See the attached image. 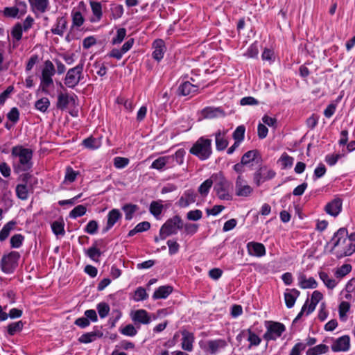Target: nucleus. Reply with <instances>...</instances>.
Segmentation results:
<instances>
[{
  "instance_id": "72a5a7b5",
  "label": "nucleus",
  "mask_w": 355,
  "mask_h": 355,
  "mask_svg": "<svg viewBox=\"0 0 355 355\" xmlns=\"http://www.w3.org/2000/svg\"><path fill=\"white\" fill-rule=\"evenodd\" d=\"M103 336V333L100 331H94L83 334L79 338L78 341L81 343H89L94 341L96 338Z\"/></svg>"
},
{
  "instance_id": "dca6fc26",
  "label": "nucleus",
  "mask_w": 355,
  "mask_h": 355,
  "mask_svg": "<svg viewBox=\"0 0 355 355\" xmlns=\"http://www.w3.org/2000/svg\"><path fill=\"white\" fill-rule=\"evenodd\" d=\"M298 286L302 289H311L318 287V282L316 280L311 277L307 278L306 275L303 272H299L297 275Z\"/></svg>"
},
{
  "instance_id": "f03ea898",
  "label": "nucleus",
  "mask_w": 355,
  "mask_h": 355,
  "mask_svg": "<svg viewBox=\"0 0 355 355\" xmlns=\"http://www.w3.org/2000/svg\"><path fill=\"white\" fill-rule=\"evenodd\" d=\"M331 252L338 259L352 255L355 252V246L351 242L347 230L340 228L334 233L331 241Z\"/></svg>"
},
{
  "instance_id": "a18cd8bd",
  "label": "nucleus",
  "mask_w": 355,
  "mask_h": 355,
  "mask_svg": "<svg viewBox=\"0 0 355 355\" xmlns=\"http://www.w3.org/2000/svg\"><path fill=\"white\" fill-rule=\"evenodd\" d=\"M24 327V323L19 320L17 322H12L7 327L8 334L10 336H14L17 333L20 332Z\"/></svg>"
},
{
  "instance_id": "4468645a",
  "label": "nucleus",
  "mask_w": 355,
  "mask_h": 355,
  "mask_svg": "<svg viewBox=\"0 0 355 355\" xmlns=\"http://www.w3.org/2000/svg\"><path fill=\"white\" fill-rule=\"evenodd\" d=\"M130 317L135 324H148L151 322V318L145 309H138L132 311Z\"/></svg>"
},
{
  "instance_id": "864d4df0",
  "label": "nucleus",
  "mask_w": 355,
  "mask_h": 355,
  "mask_svg": "<svg viewBox=\"0 0 355 355\" xmlns=\"http://www.w3.org/2000/svg\"><path fill=\"white\" fill-rule=\"evenodd\" d=\"M71 17L73 26L80 27L83 24L85 19L80 11L73 10L71 12Z\"/></svg>"
},
{
  "instance_id": "f8f14e48",
  "label": "nucleus",
  "mask_w": 355,
  "mask_h": 355,
  "mask_svg": "<svg viewBox=\"0 0 355 355\" xmlns=\"http://www.w3.org/2000/svg\"><path fill=\"white\" fill-rule=\"evenodd\" d=\"M253 192V188L248 184L243 176H237L235 181V194L239 197H248Z\"/></svg>"
},
{
  "instance_id": "423d86ee",
  "label": "nucleus",
  "mask_w": 355,
  "mask_h": 355,
  "mask_svg": "<svg viewBox=\"0 0 355 355\" xmlns=\"http://www.w3.org/2000/svg\"><path fill=\"white\" fill-rule=\"evenodd\" d=\"M183 228V221L180 216L176 215L168 219L159 230L160 239L164 240L168 236L178 234Z\"/></svg>"
},
{
  "instance_id": "c85d7f7f",
  "label": "nucleus",
  "mask_w": 355,
  "mask_h": 355,
  "mask_svg": "<svg viewBox=\"0 0 355 355\" xmlns=\"http://www.w3.org/2000/svg\"><path fill=\"white\" fill-rule=\"evenodd\" d=\"M172 158L168 157V156L159 157L153 162L150 168L158 171L164 170V167L166 166L168 168H172L170 163V160Z\"/></svg>"
},
{
  "instance_id": "0eeeda50",
  "label": "nucleus",
  "mask_w": 355,
  "mask_h": 355,
  "mask_svg": "<svg viewBox=\"0 0 355 355\" xmlns=\"http://www.w3.org/2000/svg\"><path fill=\"white\" fill-rule=\"evenodd\" d=\"M84 61H81L76 67L69 69L64 79V85L69 88H74L83 78Z\"/></svg>"
},
{
  "instance_id": "39448f33",
  "label": "nucleus",
  "mask_w": 355,
  "mask_h": 355,
  "mask_svg": "<svg viewBox=\"0 0 355 355\" xmlns=\"http://www.w3.org/2000/svg\"><path fill=\"white\" fill-rule=\"evenodd\" d=\"M56 70L53 63L49 60H45L41 71L40 88L45 94L49 93V88L53 85V77Z\"/></svg>"
},
{
  "instance_id": "412c9836",
  "label": "nucleus",
  "mask_w": 355,
  "mask_h": 355,
  "mask_svg": "<svg viewBox=\"0 0 355 355\" xmlns=\"http://www.w3.org/2000/svg\"><path fill=\"white\" fill-rule=\"evenodd\" d=\"M182 349L184 351L191 352L193 349V343L195 337L193 333L189 332L187 330L182 331Z\"/></svg>"
},
{
  "instance_id": "c9c22d12",
  "label": "nucleus",
  "mask_w": 355,
  "mask_h": 355,
  "mask_svg": "<svg viewBox=\"0 0 355 355\" xmlns=\"http://www.w3.org/2000/svg\"><path fill=\"white\" fill-rule=\"evenodd\" d=\"M90 6L94 15V19H92L91 21L93 22L100 21L103 15L101 3L98 1H91Z\"/></svg>"
},
{
  "instance_id": "a211bd4d",
  "label": "nucleus",
  "mask_w": 355,
  "mask_h": 355,
  "mask_svg": "<svg viewBox=\"0 0 355 355\" xmlns=\"http://www.w3.org/2000/svg\"><path fill=\"white\" fill-rule=\"evenodd\" d=\"M343 202L340 198H334L324 207L326 213L331 216L336 217L342 211Z\"/></svg>"
},
{
  "instance_id": "8fccbe9b",
  "label": "nucleus",
  "mask_w": 355,
  "mask_h": 355,
  "mask_svg": "<svg viewBox=\"0 0 355 355\" xmlns=\"http://www.w3.org/2000/svg\"><path fill=\"white\" fill-rule=\"evenodd\" d=\"M83 144L87 148L89 149H97L101 146V141L98 139L94 138L92 137L85 139L83 141Z\"/></svg>"
},
{
  "instance_id": "9d476101",
  "label": "nucleus",
  "mask_w": 355,
  "mask_h": 355,
  "mask_svg": "<svg viewBox=\"0 0 355 355\" xmlns=\"http://www.w3.org/2000/svg\"><path fill=\"white\" fill-rule=\"evenodd\" d=\"M266 331L263 335V338L268 341L275 340L286 330L285 326L282 323L277 322H266Z\"/></svg>"
},
{
  "instance_id": "4be33fe9",
  "label": "nucleus",
  "mask_w": 355,
  "mask_h": 355,
  "mask_svg": "<svg viewBox=\"0 0 355 355\" xmlns=\"http://www.w3.org/2000/svg\"><path fill=\"white\" fill-rule=\"evenodd\" d=\"M31 177L28 173H25L22 175V181L24 184H19L16 187V196L18 198L26 200L28 198V189L26 185L28 179Z\"/></svg>"
},
{
  "instance_id": "7ed1b4c3",
  "label": "nucleus",
  "mask_w": 355,
  "mask_h": 355,
  "mask_svg": "<svg viewBox=\"0 0 355 355\" xmlns=\"http://www.w3.org/2000/svg\"><path fill=\"white\" fill-rule=\"evenodd\" d=\"M211 143V139L201 137L193 144L189 153L200 160H207L212 154Z\"/></svg>"
},
{
  "instance_id": "f3484780",
  "label": "nucleus",
  "mask_w": 355,
  "mask_h": 355,
  "mask_svg": "<svg viewBox=\"0 0 355 355\" xmlns=\"http://www.w3.org/2000/svg\"><path fill=\"white\" fill-rule=\"evenodd\" d=\"M196 197L197 195L194 190H186L178 200L177 205L182 208L187 207L196 202Z\"/></svg>"
},
{
  "instance_id": "bf43d9fd",
  "label": "nucleus",
  "mask_w": 355,
  "mask_h": 355,
  "mask_svg": "<svg viewBox=\"0 0 355 355\" xmlns=\"http://www.w3.org/2000/svg\"><path fill=\"white\" fill-rule=\"evenodd\" d=\"M96 309L101 318L107 317L110 312V306L105 302H100L96 306Z\"/></svg>"
},
{
  "instance_id": "680f3d73",
  "label": "nucleus",
  "mask_w": 355,
  "mask_h": 355,
  "mask_svg": "<svg viewBox=\"0 0 355 355\" xmlns=\"http://www.w3.org/2000/svg\"><path fill=\"white\" fill-rule=\"evenodd\" d=\"M259 54V48L257 43L252 44L247 49L244 55L249 58H257Z\"/></svg>"
},
{
  "instance_id": "69168bd1",
  "label": "nucleus",
  "mask_w": 355,
  "mask_h": 355,
  "mask_svg": "<svg viewBox=\"0 0 355 355\" xmlns=\"http://www.w3.org/2000/svg\"><path fill=\"white\" fill-rule=\"evenodd\" d=\"M15 7L20 16L25 15L27 11V4L25 0H15Z\"/></svg>"
},
{
  "instance_id": "5701e85b",
  "label": "nucleus",
  "mask_w": 355,
  "mask_h": 355,
  "mask_svg": "<svg viewBox=\"0 0 355 355\" xmlns=\"http://www.w3.org/2000/svg\"><path fill=\"white\" fill-rule=\"evenodd\" d=\"M121 217L122 214L119 209H112L110 210L107 216V220L106 226L103 229V232H106L110 230L116 224V223L121 218Z\"/></svg>"
},
{
  "instance_id": "c03bdc74",
  "label": "nucleus",
  "mask_w": 355,
  "mask_h": 355,
  "mask_svg": "<svg viewBox=\"0 0 355 355\" xmlns=\"http://www.w3.org/2000/svg\"><path fill=\"white\" fill-rule=\"evenodd\" d=\"M50 106V101L46 97H42L35 103V107L41 112H46Z\"/></svg>"
},
{
  "instance_id": "cd10ccee",
  "label": "nucleus",
  "mask_w": 355,
  "mask_h": 355,
  "mask_svg": "<svg viewBox=\"0 0 355 355\" xmlns=\"http://www.w3.org/2000/svg\"><path fill=\"white\" fill-rule=\"evenodd\" d=\"M202 114L205 118L214 119L218 116H224V111L220 107H207L202 110Z\"/></svg>"
},
{
  "instance_id": "774afa93",
  "label": "nucleus",
  "mask_w": 355,
  "mask_h": 355,
  "mask_svg": "<svg viewBox=\"0 0 355 355\" xmlns=\"http://www.w3.org/2000/svg\"><path fill=\"white\" fill-rule=\"evenodd\" d=\"M306 349V345L304 342H298L292 347L289 355H301V352Z\"/></svg>"
},
{
  "instance_id": "49530a36",
  "label": "nucleus",
  "mask_w": 355,
  "mask_h": 355,
  "mask_svg": "<svg viewBox=\"0 0 355 355\" xmlns=\"http://www.w3.org/2000/svg\"><path fill=\"white\" fill-rule=\"evenodd\" d=\"M64 223L62 220H55L51 224V230L57 236H64Z\"/></svg>"
},
{
  "instance_id": "de8ad7c7",
  "label": "nucleus",
  "mask_w": 355,
  "mask_h": 355,
  "mask_svg": "<svg viewBox=\"0 0 355 355\" xmlns=\"http://www.w3.org/2000/svg\"><path fill=\"white\" fill-rule=\"evenodd\" d=\"M352 266L349 263L343 264L340 267L336 268L334 275L336 278L341 279L346 276L352 271Z\"/></svg>"
},
{
  "instance_id": "4c0bfd02",
  "label": "nucleus",
  "mask_w": 355,
  "mask_h": 355,
  "mask_svg": "<svg viewBox=\"0 0 355 355\" xmlns=\"http://www.w3.org/2000/svg\"><path fill=\"white\" fill-rule=\"evenodd\" d=\"M294 162V158L288 155L286 153H283L277 161L281 165V168L284 170L292 167Z\"/></svg>"
},
{
  "instance_id": "20e7f679",
  "label": "nucleus",
  "mask_w": 355,
  "mask_h": 355,
  "mask_svg": "<svg viewBox=\"0 0 355 355\" xmlns=\"http://www.w3.org/2000/svg\"><path fill=\"white\" fill-rule=\"evenodd\" d=\"M214 190L219 199L231 200L232 197L230 192L231 183L225 178L222 173L213 174Z\"/></svg>"
},
{
  "instance_id": "7c9ffc66",
  "label": "nucleus",
  "mask_w": 355,
  "mask_h": 355,
  "mask_svg": "<svg viewBox=\"0 0 355 355\" xmlns=\"http://www.w3.org/2000/svg\"><path fill=\"white\" fill-rule=\"evenodd\" d=\"M320 279L322 281L323 284L325 285V286L330 289L333 290L338 284V282L330 277L329 274L324 271H320L318 272Z\"/></svg>"
},
{
  "instance_id": "e433bc0d",
  "label": "nucleus",
  "mask_w": 355,
  "mask_h": 355,
  "mask_svg": "<svg viewBox=\"0 0 355 355\" xmlns=\"http://www.w3.org/2000/svg\"><path fill=\"white\" fill-rule=\"evenodd\" d=\"M329 350L327 345L319 344L314 347L309 348L306 352V355H321L327 354Z\"/></svg>"
},
{
  "instance_id": "aec40b11",
  "label": "nucleus",
  "mask_w": 355,
  "mask_h": 355,
  "mask_svg": "<svg viewBox=\"0 0 355 355\" xmlns=\"http://www.w3.org/2000/svg\"><path fill=\"white\" fill-rule=\"evenodd\" d=\"M153 48L154 49L153 58L158 62L160 61L166 50L164 41L162 39L155 40L153 43Z\"/></svg>"
},
{
  "instance_id": "473e14b6",
  "label": "nucleus",
  "mask_w": 355,
  "mask_h": 355,
  "mask_svg": "<svg viewBox=\"0 0 355 355\" xmlns=\"http://www.w3.org/2000/svg\"><path fill=\"white\" fill-rule=\"evenodd\" d=\"M67 21L65 17H58L56 21L55 27L51 29V32L60 36H62L64 31L67 28Z\"/></svg>"
},
{
  "instance_id": "6e6d98bb",
  "label": "nucleus",
  "mask_w": 355,
  "mask_h": 355,
  "mask_svg": "<svg viewBox=\"0 0 355 355\" xmlns=\"http://www.w3.org/2000/svg\"><path fill=\"white\" fill-rule=\"evenodd\" d=\"M257 155L258 151L257 150H249L242 156L241 162L247 165L250 164L251 162L254 161Z\"/></svg>"
},
{
  "instance_id": "2f4dec72",
  "label": "nucleus",
  "mask_w": 355,
  "mask_h": 355,
  "mask_svg": "<svg viewBox=\"0 0 355 355\" xmlns=\"http://www.w3.org/2000/svg\"><path fill=\"white\" fill-rule=\"evenodd\" d=\"M173 291V288L171 286H162L155 290L153 295L154 300L157 299H165Z\"/></svg>"
},
{
  "instance_id": "f257e3e1",
  "label": "nucleus",
  "mask_w": 355,
  "mask_h": 355,
  "mask_svg": "<svg viewBox=\"0 0 355 355\" xmlns=\"http://www.w3.org/2000/svg\"><path fill=\"white\" fill-rule=\"evenodd\" d=\"M33 152L21 145L15 146L11 149L12 166L15 173L27 172L33 165Z\"/></svg>"
},
{
  "instance_id": "37998d69",
  "label": "nucleus",
  "mask_w": 355,
  "mask_h": 355,
  "mask_svg": "<svg viewBox=\"0 0 355 355\" xmlns=\"http://www.w3.org/2000/svg\"><path fill=\"white\" fill-rule=\"evenodd\" d=\"M98 241H96L92 247L88 248L85 253L93 261H98V258L101 255V252L99 249L97 248Z\"/></svg>"
},
{
  "instance_id": "bb28decb",
  "label": "nucleus",
  "mask_w": 355,
  "mask_h": 355,
  "mask_svg": "<svg viewBox=\"0 0 355 355\" xmlns=\"http://www.w3.org/2000/svg\"><path fill=\"white\" fill-rule=\"evenodd\" d=\"M31 10L33 12L44 13L46 11L49 2V0H28Z\"/></svg>"
},
{
  "instance_id": "338daca9",
  "label": "nucleus",
  "mask_w": 355,
  "mask_h": 355,
  "mask_svg": "<svg viewBox=\"0 0 355 355\" xmlns=\"http://www.w3.org/2000/svg\"><path fill=\"white\" fill-rule=\"evenodd\" d=\"M166 243L168 247V253L170 255L175 254L179 252L180 245L175 240H168Z\"/></svg>"
},
{
  "instance_id": "a878e982",
  "label": "nucleus",
  "mask_w": 355,
  "mask_h": 355,
  "mask_svg": "<svg viewBox=\"0 0 355 355\" xmlns=\"http://www.w3.org/2000/svg\"><path fill=\"white\" fill-rule=\"evenodd\" d=\"M226 130H218L215 133L216 148L218 151L225 150L228 146V141L226 139Z\"/></svg>"
},
{
  "instance_id": "052dcab7",
  "label": "nucleus",
  "mask_w": 355,
  "mask_h": 355,
  "mask_svg": "<svg viewBox=\"0 0 355 355\" xmlns=\"http://www.w3.org/2000/svg\"><path fill=\"white\" fill-rule=\"evenodd\" d=\"M148 297L146 291L143 287H139L136 289L134 294V300L136 302L143 301Z\"/></svg>"
},
{
  "instance_id": "e2e57ef3",
  "label": "nucleus",
  "mask_w": 355,
  "mask_h": 355,
  "mask_svg": "<svg viewBox=\"0 0 355 355\" xmlns=\"http://www.w3.org/2000/svg\"><path fill=\"white\" fill-rule=\"evenodd\" d=\"M126 35V30L124 28H120L116 31V35L112 40V44H119L122 42Z\"/></svg>"
},
{
  "instance_id": "79ce46f5",
  "label": "nucleus",
  "mask_w": 355,
  "mask_h": 355,
  "mask_svg": "<svg viewBox=\"0 0 355 355\" xmlns=\"http://www.w3.org/2000/svg\"><path fill=\"white\" fill-rule=\"evenodd\" d=\"M139 209L137 205L128 203L122 207V210L125 213V218L127 220H130L133 218L134 214Z\"/></svg>"
},
{
  "instance_id": "603ef678",
  "label": "nucleus",
  "mask_w": 355,
  "mask_h": 355,
  "mask_svg": "<svg viewBox=\"0 0 355 355\" xmlns=\"http://www.w3.org/2000/svg\"><path fill=\"white\" fill-rule=\"evenodd\" d=\"M78 175V172L75 171L71 166H67L66 168L64 182V183L73 182L76 180Z\"/></svg>"
},
{
  "instance_id": "b1692460",
  "label": "nucleus",
  "mask_w": 355,
  "mask_h": 355,
  "mask_svg": "<svg viewBox=\"0 0 355 355\" xmlns=\"http://www.w3.org/2000/svg\"><path fill=\"white\" fill-rule=\"evenodd\" d=\"M300 292L296 288L286 289L284 296L286 306L288 309L293 307L296 300L300 296Z\"/></svg>"
},
{
  "instance_id": "393cba45",
  "label": "nucleus",
  "mask_w": 355,
  "mask_h": 355,
  "mask_svg": "<svg viewBox=\"0 0 355 355\" xmlns=\"http://www.w3.org/2000/svg\"><path fill=\"white\" fill-rule=\"evenodd\" d=\"M246 336L248 341L250 343L248 347L250 349L252 346H258L261 342V339L251 329H248L241 331L236 337L237 340L240 336Z\"/></svg>"
},
{
  "instance_id": "2eb2a0df",
  "label": "nucleus",
  "mask_w": 355,
  "mask_h": 355,
  "mask_svg": "<svg viewBox=\"0 0 355 355\" xmlns=\"http://www.w3.org/2000/svg\"><path fill=\"white\" fill-rule=\"evenodd\" d=\"M191 80L192 83L190 81H185L180 84L178 88L180 94L182 96H188L197 93L200 85L198 83H195L196 80L193 78H191Z\"/></svg>"
},
{
  "instance_id": "6e6552de",
  "label": "nucleus",
  "mask_w": 355,
  "mask_h": 355,
  "mask_svg": "<svg viewBox=\"0 0 355 355\" xmlns=\"http://www.w3.org/2000/svg\"><path fill=\"white\" fill-rule=\"evenodd\" d=\"M19 259L20 254L16 251H11L4 254L0 261L2 271L7 274L12 273L18 266Z\"/></svg>"
},
{
  "instance_id": "13d9d810",
  "label": "nucleus",
  "mask_w": 355,
  "mask_h": 355,
  "mask_svg": "<svg viewBox=\"0 0 355 355\" xmlns=\"http://www.w3.org/2000/svg\"><path fill=\"white\" fill-rule=\"evenodd\" d=\"M111 15L113 19H118L122 17L123 15V7L122 5L119 4H114L111 6L110 8Z\"/></svg>"
},
{
  "instance_id": "c756f323",
  "label": "nucleus",
  "mask_w": 355,
  "mask_h": 355,
  "mask_svg": "<svg viewBox=\"0 0 355 355\" xmlns=\"http://www.w3.org/2000/svg\"><path fill=\"white\" fill-rule=\"evenodd\" d=\"M71 101H74V97L67 93H60L58 96L56 106L60 110H64L67 107Z\"/></svg>"
},
{
  "instance_id": "3c124183",
  "label": "nucleus",
  "mask_w": 355,
  "mask_h": 355,
  "mask_svg": "<svg viewBox=\"0 0 355 355\" xmlns=\"http://www.w3.org/2000/svg\"><path fill=\"white\" fill-rule=\"evenodd\" d=\"M24 239H25L24 236H23L21 234H14L10 238V240L11 248H19L22 245V244L24 241Z\"/></svg>"
},
{
  "instance_id": "6ab92c4d",
  "label": "nucleus",
  "mask_w": 355,
  "mask_h": 355,
  "mask_svg": "<svg viewBox=\"0 0 355 355\" xmlns=\"http://www.w3.org/2000/svg\"><path fill=\"white\" fill-rule=\"evenodd\" d=\"M248 253L250 256L261 257L266 255V250L263 244L251 241L247 244Z\"/></svg>"
},
{
  "instance_id": "f704fd0d",
  "label": "nucleus",
  "mask_w": 355,
  "mask_h": 355,
  "mask_svg": "<svg viewBox=\"0 0 355 355\" xmlns=\"http://www.w3.org/2000/svg\"><path fill=\"white\" fill-rule=\"evenodd\" d=\"M16 225V221L10 220L3 225V228L0 231V241L3 242L8 239L11 231L14 230Z\"/></svg>"
},
{
  "instance_id": "4d7b16f0",
  "label": "nucleus",
  "mask_w": 355,
  "mask_h": 355,
  "mask_svg": "<svg viewBox=\"0 0 355 355\" xmlns=\"http://www.w3.org/2000/svg\"><path fill=\"white\" fill-rule=\"evenodd\" d=\"M245 128L244 125L238 126L232 134V137L236 141L241 143L245 137Z\"/></svg>"
},
{
  "instance_id": "ddd939ff",
  "label": "nucleus",
  "mask_w": 355,
  "mask_h": 355,
  "mask_svg": "<svg viewBox=\"0 0 355 355\" xmlns=\"http://www.w3.org/2000/svg\"><path fill=\"white\" fill-rule=\"evenodd\" d=\"M332 340L331 346L334 352H347L350 348V337L347 335L342 336L336 339L330 338Z\"/></svg>"
},
{
  "instance_id": "0e129e2a",
  "label": "nucleus",
  "mask_w": 355,
  "mask_h": 355,
  "mask_svg": "<svg viewBox=\"0 0 355 355\" xmlns=\"http://www.w3.org/2000/svg\"><path fill=\"white\" fill-rule=\"evenodd\" d=\"M22 25L20 23L16 24L12 28L11 35L17 40L19 41L23 34Z\"/></svg>"
},
{
  "instance_id": "9b49d317",
  "label": "nucleus",
  "mask_w": 355,
  "mask_h": 355,
  "mask_svg": "<svg viewBox=\"0 0 355 355\" xmlns=\"http://www.w3.org/2000/svg\"><path fill=\"white\" fill-rule=\"evenodd\" d=\"M276 172L266 166L259 168L253 175V181L259 187L261 183L273 179Z\"/></svg>"
},
{
  "instance_id": "5fc2aeb1",
  "label": "nucleus",
  "mask_w": 355,
  "mask_h": 355,
  "mask_svg": "<svg viewBox=\"0 0 355 355\" xmlns=\"http://www.w3.org/2000/svg\"><path fill=\"white\" fill-rule=\"evenodd\" d=\"M87 211L86 207L83 205H80L74 207L70 212H69V217L71 218H76L78 217H80L85 214Z\"/></svg>"
},
{
  "instance_id": "09e8293b",
  "label": "nucleus",
  "mask_w": 355,
  "mask_h": 355,
  "mask_svg": "<svg viewBox=\"0 0 355 355\" xmlns=\"http://www.w3.org/2000/svg\"><path fill=\"white\" fill-rule=\"evenodd\" d=\"M350 304L348 302L343 301L338 306V313L340 320L345 321L347 320V313L349 311Z\"/></svg>"
},
{
  "instance_id": "a19ab883",
  "label": "nucleus",
  "mask_w": 355,
  "mask_h": 355,
  "mask_svg": "<svg viewBox=\"0 0 355 355\" xmlns=\"http://www.w3.org/2000/svg\"><path fill=\"white\" fill-rule=\"evenodd\" d=\"M214 184L213 175L210 178L207 179L204 181L198 187V192L202 196H207L209 192V189Z\"/></svg>"
},
{
  "instance_id": "ea45409f",
  "label": "nucleus",
  "mask_w": 355,
  "mask_h": 355,
  "mask_svg": "<svg viewBox=\"0 0 355 355\" xmlns=\"http://www.w3.org/2000/svg\"><path fill=\"white\" fill-rule=\"evenodd\" d=\"M185 151L183 149L178 150L174 155H168V157L172 158L170 160L171 166L173 167L175 164L181 165L184 162Z\"/></svg>"
},
{
  "instance_id": "58836bf2",
  "label": "nucleus",
  "mask_w": 355,
  "mask_h": 355,
  "mask_svg": "<svg viewBox=\"0 0 355 355\" xmlns=\"http://www.w3.org/2000/svg\"><path fill=\"white\" fill-rule=\"evenodd\" d=\"M164 205L162 200L152 201L150 204L149 211L157 219L159 218V216L162 212Z\"/></svg>"
},
{
  "instance_id": "1a4fd4ad",
  "label": "nucleus",
  "mask_w": 355,
  "mask_h": 355,
  "mask_svg": "<svg viewBox=\"0 0 355 355\" xmlns=\"http://www.w3.org/2000/svg\"><path fill=\"white\" fill-rule=\"evenodd\" d=\"M225 339H211L206 341H200L199 345L205 353L215 355L227 346Z\"/></svg>"
}]
</instances>
